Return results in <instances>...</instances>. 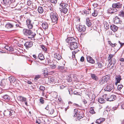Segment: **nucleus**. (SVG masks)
<instances>
[{
  "instance_id": "nucleus-1",
  "label": "nucleus",
  "mask_w": 124,
  "mask_h": 124,
  "mask_svg": "<svg viewBox=\"0 0 124 124\" xmlns=\"http://www.w3.org/2000/svg\"><path fill=\"white\" fill-rule=\"evenodd\" d=\"M23 34L27 36H30V37L31 38H34L36 35L35 33L32 32L30 29H24L23 30Z\"/></svg>"
},
{
  "instance_id": "nucleus-2",
  "label": "nucleus",
  "mask_w": 124,
  "mask_h": 124,
  "mask_svg": "<svg viewBox=\"0 0 124 124\" xmlns=\"http://www.w3.org/2000/svg\"><path fill=\"white\" fill-rule=\"evenodd\" d=\"M50 16L52 22L54 23H57L58 16V15L54 11L50 13Z\"/></svg>"
},
{
  "instance_id": "nucleus-3",
  "label": "nucleus",
  "mask_w": 124,
  "mask_h": 124,
  "mask_svg": "<svg viewBox=\"0 0 124 124\" xmlns=\"http://www.w3.org/2000/svg\"><path fill=\"white\" fill-rule=\"evenodd\" d=\"M60 8L61 9V11L64 14L66 13L68 10V9L66 8L68 6L67 4L62 1L60 4Z\"/></svg>"
},
{
  "instance_id": "nucleus-4",
  "label": "nucleus",
  "mask_w": 124,
  "mask_h": 124,
  "mask_svg": "<svg viewBox=\"0 0 124 124\" xmlns=\"http://www.w3.org/2000/svg\"><path fill=\"white\" fill-rule=\"evenodd\" d=\"M110 78L109 75H107L100 79L99 80V84L100 85H102L108 81Z\"/></svg>"
},
{
  "instance_id": "nucleus-5",
  "label": "nucleus",
  "mask_w": 124,
  "mask_h": 124,
  "mask_svg": "<svg viewBox=\"0 0 124 124\" xmlns=\"http://www.w3.org/2000/svg\"><path fill=\"white\" fill-rule=\"evenodd\" d=\"M33 23L31 20L30 18H28L26 21V25L27 28L29 29H32L33 27Z\"/></svg>"
},
{
  "instance_id": "nucleus-6",
  "label": "nucleus",
  "mask_w": 124,
  "mask_h": 124,
  "mask_svg": "<svg viewBox=\"0 0 124 124\" xmlns=\"http://www.w3.org/2000/svg\"><path fill=\"white\" fill-rule=\"evenodd\" d=\"M71 50H74L77 48L79 46V43L77 42H73L69 44Z\"/></svg>"
},
{
  "instance_id": "nucleus-7",
  "label": "nucleus",
  "mask_w": 124,
  "mask_h": 124,
  "mask_svg": "<svg viewBox=\"0 0 124 124\" xmlns=\"http://www.w3.org/2000/svg\"><path fill=\"white\" fill-rule=\"evenodd\" d=\"M87 95L89 98L91 99V101L92 102H94L96 97L95 94L94 93H92L91 92H89L88 93Z\"/></svg>"
},
{
  "instance_id": "nucleus-8",
  "label": "nucleus",
  "mask_w": 124,
  "mask_h": 124,
  "mask_svg": "<svg viewBox=\"0 0 124 124\" xmlns=\"http://www.w3.org/2000/svg\"><path fill=\"white\" fill-rule=\"evenodd\" d=\"M76 27L78 28L79 31L81 32H83L86 30V27L83 25H77L76 26Z\"/></svg>"
},
{
  "instance_id": "nucleus-9",
  "label": "nucleus",
  "mask_w": 124,
  "mask_h": 124,
  "mask_svg": "<svg viewBox=\"0 0 124 124\" xmlns=\"http://www.w3.org/2000/svg\"><path fill=\"white\" fill-rule=\"evenodd\" d=\"M114 87L112 84H111L107 85L105 89V91L110 92H112L114 90Z\"/></svg>"
},
{
  "instance_id": "nucleus-10",
  "label": "nucleus",
  "mask_w": 124,
  "mask_h": 124,
  "mask_svg": "<svg viewBox=\"0 0 124 124\" xmlns=\"http://www.w3.org/2000/svg\"><path fill=\"white\" fill-rule=\"evenodd\" d=\"M122 6V3L118 2L116 3H113L112 4V7L115 8L120 9L121 8Z\"/></svg>"
},
{
  "instance_id": "nucleus-11",
  "label": "nucleus",
  "mask_w": 124,
  "mask_h": 124,
  "mask_svg": "<svg viewBox=\"0 0 124 124\" xmlns=\"http://www.w3.org/2000/svg\"><path fill=\"white\" fill-rule=\"evenodd\" d=\"M24 45L26 49H28L29 48L31 47L32 46V42L31 41H29L26 42Z\"/></svg>"
},
{
  "instance_id": "nucleus-12",
  "label": "nucleus",
  "mask_w": 124,
  "mask_h": 124,
  "mask_svg": "<svg viewBox=\"0 0 124 124\" xmlns=\"http://www.w3.org/2000/svg\"><path fill=\"white\" fill-rule=\"evenodd\" d=\"M15 24V23L14 22H8V32H11L14 31V30H10L9 29L10 28L12 29L13 28Z\"/></svg>"
},
{
  "instance_id": "nucleus-13",
  "label": "nucleus",
  "mask_w": 124,
  "mask_h": 124,
  "mask_svg": "<svg viewBox=\"0 0 124 124\" xmlns=\"http://www.w3.org/2000/svg\"><path fill=\"white\" fill-rule=\"evenodd\" d=\"M117 10L115 8H109L108 10V13L111 14H113L114 13L117 12Z\"/></svg>"
},
{
  "instance_id": "nucleus-14",
  "label": "nucleus",
  "mask_w": 124,
  "mask_h": 124,
  "mask_svg": "<svg viewBox=\"0 0 124 124\" xmlns=\"http://www.w3.org/2000/svg\"><path fill=\"white\" fill-rule=\"evenodd\" d=\"M108 62L109 64L108 65V68H109V67H110V66L112 64H113L114 65L116 62V60L115 58H112V59Z\"/></svg>"
},
{
  "instance_id": "nucleus-15",
  "label": "nucleus",
  "mask_w": 124,
  "mask_h": 124,
  "mask_svg": "<svg viewBox=\"0 0 124 124\" xmlns=\"http://www.w3.org/2000/svg\"><path fill=\"white\" fill-rule=\"evenodd\" d=\"M86 59L87 61L90 63L93 64L95 62V60L90 56H87Z\"/></svg>"
},
{
  "instance_id": "nucleus-16",
  "label": "nucleus",
  "mask_w": 124,
  "mask_h": 124,
  "mask_svg": "<svg viewBox=\"0 0 124 124\" xmlns=\"http://www.w3.org/2000/svg\"><path fill=\"white\" fill-rule=\"evenodd\" d=\"M76 40L73 37H68L66 40L67 42L69 43V45L70 44L72 41H75Z\"/></svg>"
},
{
  "instance_id": "nucleus-17",
  "label": "nucleus",
  "mask_w": 124,
  "mask_h": 124,
  "mask_svg": "<svg viewBox=\"0 0 124 124\" xmlns=\"http://www.w3.org/2000/svg\"><path fill=\"white\" fill-rule=\"evenodd\" d=\"M116 99V96L113 95L108 97V98L107 99H108V101H114Z\"/></svg>"
},
{
  "instance_id": "nucleus-18",
  "label": "nucleus",
  "mask_w": 124,
  "mask_h": 124,
  "mask_svg": "<svg viewBox=\"0 0 124 124\" xmlns=\"http://www.w3.org/2000/svg\"><path fill=\"white\" fill-rule=\"evenodd\" d=\"M105 119L104 118H100L96 120L95 123L97 124H100L105 121Z\"/></svg>"
},
{
  "instance_id": "nucleus-19",
  "label": "nucleus",
  "mask_w": 124,
  "mask_h": 124,
  "mask_svg": "<svg viewBox=\"0 0 124 124\" xmlns=\"http://www.w3.org/2000/svg\"><path fill=\"white\" fill-rule=\"evenodd\" d=\"M91 77L93 80H95V81H97L98 79V78L97 76L94 74L91 73L90 74Z\"/></svg>"
},
{
  "instance_id": "nucleus-20",
  "label": "nucleus",
  "mask_w": 124,
  "mask_h": 124,
  "mask_svg": "<svg viewBox=\"0 0 124 124\" xmlns=\"http://www.w3.org/2000/svg\"><path fill=\"white\" fill-rule=\"evenodd\" d=\"M43 28L45 30L47 29L48 27V24L46 22H44L42 23V25Z\"/></svg>"
},
{
  "instance_id": "nucleus-21",
  "label": "nucleus",
  "mask_w": 124,
  "mask_h": 124,
  "mask_svg": "<svg viewBox=\"0 0 124 124\" xmlns=\"http://www.w3.org/2000/svg\"><path fill=\"white\" fill-rule=\"evenodd\" d=\"M114 22L115 23H122V21L118 17L116 16L114 19Z\"/></svg>"
},
{
  "instance_id": "nucleus-22",
  "label": "nucleus",
  "mask_w": 124,
  "mask_h": 124,
  "mask_svg": "<svg viewBox=\"0 0 124 124\" xmlns=\"http://www.w3.org/2000/svg\"><path fill=\"white\" fill-rule=\"evenodd\" d=\"M110 27L111 29L114 32L116 31L118 29V27L114 24L111 25Z\"/></svg>"
},
{
  "instance_id": "nucleus-23",
  "label": "nucleus",
  "mask_w": 124,
  "mask_h": 124,
  "mask_svg": "<svg viewBox=\"0 0 124 124\" xmlns=\"http://www.w3.org/2000/svg\"><path fill=\"white\" fill-rule=\"evenodd\" d=\"M54 57L58 60H60L62 58L60 54L58 53H55L54 54Z\"/></svg>"
},
{
  "instance_id": "nucleus-24",
  "label": "nucleus",
  "mask_w": 124,
  "mask_h": 124,
  "mask_svg": "<svg viewBox=\"0 0 124 124\" xmlns=\"http://www.w3.org/2000/svg\"><path fill=\"white\" fill-rule=\"evenodd\" d=\"M17 98L18 100L22 102L25 101L26 100H27V99L26 98L22 96H18Z\"/></svg>"
},
{
  "instance_id": "nucleus-25",
  "label": "nucleus",
  "mask_w": 124,
  "mask_h": 124,
  "mask_svg": "<svg viewBox=\"0 0 124 124\" xmlns=\"http://www.w3.org/2000/svg\"><path fill=\"white\" fill-rule=\"evenodd\" d=\"M7 83V79H3L1 80L0 83V85L2 87H4L6 85Z\"/></svg>"
},
{
  "instance_id": "nucleus-26",
  "label": "nucleus",
  "mask_w": 124,
  "mask_h": 124,
  "mask_svg": "<svg viewBox=\"0 0 124 124\" xmlns=\"http://www.w3.org/2000/svg\"><path fill=\"white\" fill-rule=\"evenodd\" d=\"M84 116V115L83 113L82 112H80V114H78V116H77V118L78 120H79L81 118H83Z\"/></svg>"
},
{
  "instance_id": "nucleus-27",
  "label": "nucleus",
  "mask_w": 124,
  "mask_h": 124,
  "mask_svg": "<svg viewBox=\"0 0 124 124\" xmlns=\"http://www.w3.org/2000/svg\"><path fill=\"white\" fill-rule=\"evenodd\" d=\"M8 79L10 82L11 84L14 83L15 80L14 78L12 76L9 77Z\"/></svg>"
},
{
  "instance_id": "nucleus-28",
  "label": "nucleus",
  "mask_w": 124,
  "mask_h": 124,
  "mask_svg": "<svg viewBox=\"0 0 124 124\" xmlns=\"http://www.w3.org/2000/svg\"><path fill=\"white\" fill-rule=\"evenodd\" d=\"M103 23L105 29L106 30L108 29L109 27V25L108 23L106 21H104L103 22Z\"/></svg>"
},
{
  "instance_id": "nucleus-29",
  "label": "nucleus",
  "mask_w": 124,
  "mask_h": 124,
  "mask_svg": "<svg viewBox=\"0 0 124 124\" xmlns=\"http://www.w3.org/2000/svg\"><path fill=\"white\" fill-rule=\"evenodd\" d=\"M38 12L40 14L42 13L44 11V9L42 7L39 6L38 9Z\"/></svg>"
},
{
  "instance_id": "nucleus-30",
  "label": "nucleus",
  "mask_w": 124,
  "mask_h": 124,
  "mask_svg": "<svg viewBox=\"0 0 124 124\" xmlns=\"http://www.w3.org/2000/svg\"><path fill=\"white\" fill-rule=\"evenodd\" d=\"M38 58L41 60H43L45 59L44 55L42 54H39Z\"/></svg>"
},
{
  "instance_id": "nucleus-31",
  "label": "nucleus",
  "mask_w": 124,
  "mask_h": 124,
  "mask_svg": "<svg viewBox=\"0 0 124 124\" xmlns=\"http://www.w3.org/2000/svg\"><path fill=\"white\" fill-rule=\"evenodd\" d=\"M98 101L101 103H103L105 102V100L103 98H99L98 99Z\"/></svg>"
},
{
  "instance_id": "nucleus-32",
  "label": "nucleus",
  "mask_w": 124,
  "mask_h": 124,
  "mask_svg": "<svg viewBox=\"0 0 124 124\" xmlns=\"http://www.w3.org/2000/svg\"><path fill=\"white\" fill-rule=\"evenodd\" d=\"M43 73L42 74L43 75L44 77H47L48 74V72L46 70H44L43 71Z\"/></svg>"
},
{
  "instance_id": "nucleus-33",
  "label": "nucleus",
  "mask_w": 124,
  "mask_h": 124,
  "mask_svg": "<svg viewBox=\"0 0 124 124\" xmlns=\"http://www.w3.org/2000/svg\"><path fill=\"white\" fill-rule=\"evenodd\" d=\"M98 15V11L96 10H94L92 14V16L94 17Z\"/></svg>"
},
{
  "instance_id": "nucleus-34",
  "label": "nucleus",
  "mask_w": 124,
  "mask_h": 124,
  "mask_svg": "<svg viewBox=\"0 0 124 124\" xmlns=\"http://www.w3.org/2000/svg\"><path fill=\"white\" fill-rule=\"evenodd\" d=\"M115 79L116 80L117 83H120V81L121 80V76L118 75L116 76Z\"/></svg>"
},
{
  "instance_id": "nucleus-35",
  "label": "nucleus",
  "mask_w": 124,
  "mask_h": 124,
  "mask_svg": "<svg viewBox=\"0 0 124 124\" xmlns=\"http://www.w3.org/2000/svg\"><path fill=\"white\" fill-rule=\"evenodd\" d=\"M94 107H91L90 108V112L92 114L95 113V112L94 111Z\"/></svg>"
},
{
  "instance_id": "nucleus-36",
  "label": "nucleus",
  "mask_w": 124,
  "mask_h": 124,
  "mask_svg": "<svg viewBox=\"0 0 124 124\" xmlns=\"http://www.w3.org/2000/svg\"><path fill=\"white\" fill-rule=\"evenodd\" d=\"M49 81L52 84L54 83L55 82V79L54 77L51 78L49 79Z\"/></svg>"
},
{
  "instance_id": "nucleus-37",
  "label": "nucleus",
  "mask_w": 124,
  "mask_h": 124,
  "mask_svg": "<svg viewBox=\"0 0 124 124\" xmlns=\"http://www.w3.org/2000/svg\"><path fill=\"white\" fill-rule=\"evenodd\" d=\"M86 23L87 26L89 27L91 26L92 25L91 23L90 22L88 19H86Z\"/></svg>"
},
{
  "instance_id": "nucleus-38",
  "label": "nucleus",
  "mask_w": 124,
  "mask_h": 124,
  "mask_svg": "<svg viewBox=\"0 0 124 124\" xmlns=\"http://www.w3.org/2000/svg\"><path fill=\"white\" fill-rule=\"evenodd\" d=\"M114 54H110L108 57V61H110L112 59V58H113L114 56Z\"/></svg>"
},
{
  "instance_id": "nucleus-39",
  "label": "nucleus",
  "mask_w": 124,
  "mask_h": 124,
  "mask_svg": "<svg viewBox=\"0 0 124 124\" xmlns=\"http://www.w3.org/2000/svg\"><path fill=\"white\" fill-rule=\"evenodd\" d=\"M119 15L123 18L124 17V11H121L119 13Z\"/></svg>"
},
{
  "instance_id": "nucleus-40",
  "label": "nucleus",
  "mask_w": 124,
  "mask_h": 124,
  "mask_svg": "<svg viewBox=\"0 0 124 124\" xmlns=\"http://www.w3.org/2000/svg\"><path fill=\"white\" fill-rule=\"evenodd\" d=\"M67 80L68 82H71L72 80V78L71 75H70L68 76L67 78Z\"/></svg>"
},
{
  "instance_id": "nucleus-41",
  "label": "nucleus",
  "mask_w": 124,
  "mask_h": 124,
  "mask_svg": "<svg viewBox=\"0 0 124 124\" xmlns=\"http://www.w3.org/2000/svg\"><path fill=\"white\" fill-rule=\"evenodd\" d=\"M49 113L50 114H53L54 112V109L52 108H51L48 110Z\"/></svg>"
},
{
  "instance_id": "nucleus-42",
  "label": "nucleus",
  "mask_w": 124,
  "mask_h": 124,
  "mask_svg": "<svg viewBox=\"0 0 124 124\" xmlns=\"http://www.w3.org/2000/svg\"><path fill=\"white\" fill-rule=\"evenodd\" d=\"M31 6L32 8L35 9L37 8V6L36 4L35 3H32L31 4Z\"/></svg>"
},
{
  "instance_id": "nucleus-43",
  "label": "nucleus",
  "mask_w": 124,
  "mask_h": 124,
  "mask_svg": "<svg viewBox=\"0 0 124 124\" xmlns=\"http://www.w3.org/2000/svg\"><path fill=\"white\" fill-rule=\"evenodd\" d=\"M78 110L77 109H74V116H73L74 117H76V116L77 113H78Z\"/></svg>"
},
{
  "instance_id": "nucleus-44",
  "label": "nucleus",
  "mask_w": 124,
  "mask_h": 124,
  "mask_svg": "<svg viewBox=\"0 0 124 124\" xmlns=\"http://www.w3.org/2000/svg\"><path fill=\"white\" fill-rule=\"evenodd\" d=\"M123 87V86L121 84L120 85H118L117 87V89L119 91L120 90L122 89V88Z\"/></svg>"
},
{
  "instance_id": "nucleus-45",
  "label": "nucleus",
  "mask_w": 124,
  "mask_h": 124,
  "mask_svg": "<svg viewBox=\"0 0 124 124\" xmlns=\"http://www.w3.org/2000/svg\"><path fill=\"white\" fill-rule=\"evenodd\" d=\"M39 89L40 90L42 91H44L45 89V87L41 85L39 87Z\"/></svg>"
},
{
  "instance_id": "nucleus-46",
  "label": "nucleus",
  "mask_w": 124,
  "mask_h": 124,
  "mask_svg": "<svg viewBox=\"0 0 124 124\" xmlns=\"http://www.w3.org/2000/svg\"><path fill=\"white\" fill-rule=\"evenodd\" d=\"M40 46L42 48V49L43 50V51H46L47 50V49L43 45H41Z\"/></svg>"
},
{
  "instance_id": "nucleus-47",
  "label": "nucleus",
  "mask_w": 124,
  "mask_h": 124,
  "mask_svg": "<svg viewBox=\"0 0 124 124\" xmlns=\"http://www.w3.org/2000/svg\"><path fill=\"white\" fill-rule=\"evenodd\" d=\"M64 67L63 66H59L58 67V69L59 70H62L64 69Z\"/></svg>"
},
{
  "instance_id": "nucleus-48",
  "label": "nucleus",
  "mask_w": 124,
  "mask_h": 124,
  "mask_svg": "<svg viewBox=\"0 0 124 124\" xmlns=\"http://www.w3.org/2000/svg\"><path fill=\"white\" fill-rule=\"evenodd\" d=\"M77 52L76 51H72V57L73 58H75V54L77 53Z\"/></svg>"
},
{
  "instance_id": "nucleus-49",
  "label": "nucleus",
  "mask_w": 124,
  "mask_h": 124,
  "mask_svg": "<svg viewBox=\"0 0 124 124\" xmlns=\"http://www.w3.org/2000/svg\"><path fill=\"white\" fill-rule=\"evenodd\" d=\"M103 97L105 100H106L108 101V99H107L108 98V97L107 94H104L103 95Z\"/></svg>"
},
{
  "instance_id": "nucleus-50",
  "label": "nucleus",
  "mask_w": 124,
  "mask_h": 124,
  "mask_svg": "<svg viewBox=\"0 0 124 124\" xmlns=\"http://www.w3.org/2000/svg\"><path fill=\"white\" fill-rule=\"evenodd\" d=\"M48 8L51 11H53V7L52 5L48 6Z\"/></svg>"
},
{
  "instance_id": "nucleus-51",
  "label": "nucleus",
  "mask_w": 124,
  "mask_h": 124,
  "mask_svg": "<svg viewBox=\"0 0 124 124\" xmlns=\"http://www.w3.org/2000/svg\"><path fill=\"white\" fill-rule=\"evenodd\" d=\"M57 0H51L50 2L54 4H56L57 3Z\"/></svg>"
},
{
  "instance_id": "nucleus-52",
  "label": "nucleus",
  "mask_w": 124,
  "mask_h": 124,
  "mask_svg": "<svg viewBox=\"0 0 124 124\" xmlns=\"http://www.w3.org/2000/svg\"><path fill=\"white\" fill-rule=\"evenodd\" d=\"M98 64L99 68H101L103 66V65L100 62H98Z\"/></svg>"
},
{
  "instance_id": "nucleus-53",
  "label": "nucleus",
  "mask_w": 124,
  "mask_h": 124,
  "mask_svg": "<svg viewBox=\"0 0 124 124\" xmlns=\"http://www.w3.org/2000/svg\"><path fill=\"white\" fill-rule=\"evenodd\" d=\"M31 1L30 0H28L27 2V4L28 6H30L32 4Z\"/></svg>"
},
{
  "instance_id": "nucleus-54",
  "label": "nucleus",
  "mask_w": 124,
  "mask_h": 124,
  "mask_svg": "<svg viewBox=\"0 0 124 124\" xmlns=\"http://www.w3.org/2000/svg\"><path fill=\"white\" fill-rule=\"evenodd\" d=\"M51 108L49 107L48 105H47L46 107L45 108V109L46 110H49L50 108Z\"/></svg>"
},
{
  "instance_id": "nucleus-55",
  "label": "nucleus",
  "mask_w": 124,
  "mask_h": 124,
  "mask_svg": "<svg viewBox=\"0 0 124 124\" xmlns=\"http://www.w3.org/2000/svg\"><path fill=\"white\" fill-rule=\"evenodd\" d=\"M3 98L5 100H7L8 99V95L7 94H6L3 96Z\"/></svg>"
},
{
  "instance_id": "nucleus-56",
  "label": "nucleus",
  "mask_w": 124,
  "mask_h": 124,
  "mask_svg": "<svg viewBox=\"0 0 124 124\" xmlns=\"http://www.w3.org/2000/svg\"><path fill=\"white\" fill-rule=\"evenodd\" d=\"M39 101L41 103L43 104L44 102V100L42 98H41L39 100Z\"/></svg>"
},
{
  "instance_id": "nucleus-57",
  "label": "nucleus",
  "mask_w": 124,
  "mask_h": 124,
  "mask_svg": "<svg viewBox=\"0 0 124 124\" xmlns=\"http://www.w3.org/2000/svg\"><path fill=\"white\" fill-rule=\"evenodd\" d=\"M8 47H9V48H8V51H13V49L12 47H10L9 46H8Z\"/></svg>"
},
{
  "instance_id": "nucleus-58",
  "label": "nucleus",
  "mask_w": 124,
  "mask_h": 124,
  "mask_svg": "<svg viewBox=\"0 0 124 124\" xmlns=\"http://www.w3.org/2000/svg\"><path fill=\"white\" fill-rule=\"evenodd\" d=\"M69 94L71 95H72L73 93L72 90L70 89L69 90Z\"/></svg>"
},
{
  "instance_id": "nucleus-59",
  "label": "nucleus",
  "mask_w": 124,
  "mask_h": 124,
  "mask_svg": "<svg viewBox=\"0 0 124 124\" xmlns=\"http://www.w3.org/2000/svg\"><path fill=\"white\" fill-rule=\"evenodd\" d=\"M60 89H62L64 88V86L62 85H60Z\"/></svg>"
},
{
  "instance_id": "nucleus-60",
  "label": "nucleus",
  "mask_w": 124,
  "mask_h": 124,
  "mask_svg": "<svg viewBox=\"0 0 124 124\" xmlns=\"http://www.w3.org/2000/svg\"><path fill=\"white\" fill-rule=\"evenodd\" d=\"M118 43L120 44V48H121L124 45V43L121 42L120 41H118Z\"/></svg>"
},
{
  "instance_id": "nucleus-61",
  "label": "nucleus",
  "mask_w": 124,
  "mask_h": 124,
  "mask_svg": "<svg viewBox=\"0 0 124 124\" xmlns=\"http://www.w3.org/2000/svg\"><path fill=\"white\" fill-rule=\"evenodd\" d=\"M84 58L83 56H82L80 58V61L82 62H83L84 61Z\"/></svg>"
},
{
  "instance_id": "nucleus-62",
  "label": "nucleus",
  "mask_w": 124,
  "mask_h": 124,
  "mask_svg": "<svg viewBox=\"0 0 124 124\" xmlns=\"http://www.w3.org/2000/svg\"><path fill=\"white\" fill-rule=\"evenodd\" d=\"M84 12L85 14H89V12L88 10H85Z\"/></svg>"
},
{
  "instance_id": "nucleus-63",
  "label": "nucleus",
  "mask_w": 124,
  "mask_h": 124,
  "mask_svg": "<svg viewBox=\"0 0 124 124\" xmlns=\"http://www.w3.org/2000/svg\"><path fill=\"white\" fill-rule=\"evenodd\" d=\"M98 6V4L96 3H94L93 5V6L94 8Z\"/></svg>"
},
{
  "instance_id": "nucleus-64",
  "label": "nucleus",
  "mask_w": 124,
  "mask_h": 124,
  "mask_svg": "<svg viewBox=\"0 0 124 124\" xmlns=\"http://www.w3.org/2000/svg\"><path fill=\"white\" fill-rule=\"evenodd\" d=\"M55 86L58 89H60V85H55Z\"/></svg>"
}]
</instances>
